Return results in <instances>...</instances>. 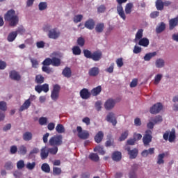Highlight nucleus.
Here are the masks:
<instances>
[{
    "label": "nucleus",
    "mask_w": 178,
    "mask_h": 178,
    "mask_svg": "<svg viewBox=\"0 0 178 178\" xmlns=\"http://www.w3.org/2000/svg\"><path fill=\"white\" fill-rule=\"evenodd\" d=\"M4 20L9 22L11 27H15L19 24V17L16 15L15 10H9L4 15Z\"/></svg>",
    "instance_id": "1"
},
{
    "label": "nucleus",
    "mask_w": 178,
    "mask_h": 178,
    "mask_svg": "<svg viewBox=\"0 0 178 178\" xmlns=\"http://www.w3.org/2000/svg\"><path fill=\"white\" fill-rule=\"evenodd\" d=\"M52 29V26L49 24H47L44 26V31H49L48 37L51 38V40H58L60 37V31H56V28Z\"/></svg>",
    "instance_id": "2"
},
{
    "label": "nucleus",
    "mask_w": 178,
    "mask_h": 178,
    "mask_svg": "<svg viewBox=\"0 0 178 178\" xmlns=\"http://www.w3.org/2000/svg\"><path fill=\"white\" fill-rule=\"evenodd\" d=\"M51 147H60L63 144V136L62 135H55L49 140Z\"/></svg>",
    "instance_id": "3"
},
{
    "label": "nucleus",
    "mask_w": 178,
    "mask_h": 178,
    "mask_svg": "<svg viewBox=\"0 0 178 178\" xmlns=\"http://www.w3.org/2000/svg\"><path fill=\"white\" fill-rule=\"evenodd\" d=\"M128 0H116L118 3L117 5V13H118L119 16L122 19V20H126V13H124V10H123L122 3H126Z\"/></svg>",
    "instance_id": "4"
},
{
    "label": "nucleus",
    "mask_w": 178,
    "mask_h": 178,
    "mask_svg": "<svg viewBox=\"0 0 178 178\" xmlns=\"http://www.w3.org/2000/svg\"><path fill=\"white\" fill-rule=\"evenodd\" d=\"M76 131L78 132V137L81 140H87L90 137V133L87 130H83L80 126L76 127Z\"/></svg>",
    "instance_id": "5"
},
{
    "label": "nucleus",
    "mask_w": 178,
    "mask_h": 178,
    "mask_svg": "<svg viewBox=\"0 0 178 178\" xmlns=\"http://www.w3.org/2000/svg\"><path fill=\"white\" fill-rule=\"evenodd\" d=\"M143 141L145 147L149 145V143L152 141V131L148 129L145 131V134L143 138Z\"/></svg>",
    "instance_id": "6"
},
{
    "label": "nucleus",
    "mask_w": 178,
    "mask_h": 178,
    "mask_svg": "<svg viewBox=\"0 0 178 178\" xmlns=\"http://www.w3.org/2000/svg\"><path fill=\"white\" fill-rule=\"evenodd\" d=\"M163 138L165 141L168 140L170 143H173L176 140V133L175 131H166L163 135Z\"/></svg>",
    "instance_id": "7"
},
{
    "label": "nucleus",
    "mask_w": 178,
    "mask_h": 178,
    "mask_svg": "<svg viewBox=\"0 0 178 178\" xmlns=\"http://www.w3.org/2000/svg\"><path fill=\"white\" fill-rule=\"evenodd\" d=\"M59 91H60V86H59V85H54L51 94V98L53 101H58V98H59Z\"/></svg>",
    "instance_id": "8"
},
{
    "label": "nucleus",
    "mask_w": 178,
    "mask_h": 178,
    "mask_svg": "<svg viewBox=\"0 0 178 178\" xmlns=\"http://www.w3.org/2000/svg\"><path fill=\"white\" fill-rule=\"evenodd\" d=\"M125 151H127L130 159H136L137 158V155H138V149L137 148H134L131 150L130 149V146L127 145L125 147Z\"/></svg>",
    "instance_id": "9"
},
{
    "label": "nucleus",
    "mask_w": 178,
    "mask_h": 178,
    "mask_svg": "<svg viewBox=\"0 0 178 178\" xmlns=\"http://www.w3.org/2000/svg\"><path fill=\"white\" fill-rule=\"evenodd\" d=\"M106 120L108 122V123H111L113 126H116V124H118V120L116 119V115L113 112L108 113Z\"/></svg>",
    "instance_id": "10"
},
{
    "label": "nucleus",
    "mask_w": 178,
    "mask_h": 178,
    "mask_svg": "<svg viewBox=\"0 0 178 178\" xmlns=\"http://www.w3.org/2000/svg\"><path fill=\"white\" fill-rule=\"evenodd\" d=\"M163 108V106H162V104L157 103L153 105L149 110L150 113L152 115H156V113H159L161 111H162V108Z\"/></svg>",
    "instance_id": "11"
},
{
    "label": "nucleus",
    "mask_w": 178,
    "mask_h": 178,
    "mask_svg": "<svg viewBox=\"0 0 178 178\" xmlns=\"http://www.w3.org/2000/svg\"><path fill=\"white\" fill-rule=\"evenodd\" d=\"M115 105H116V101L113 99H108L104 103V108L106 111H111L115 108Z\"/></svg>",
    "instance_id": "12"
},
{
    "label": "nucleus",
    "mask_w": 178,
    "mask_h": 178,
    "mask_svg": "<svg viewBox=\"0 0 178 178\" xmlns=\"http://www.w3.org/2000/svg\"><path fill=\"white\" fill-rule=\"evenodd\" d=\"M80 97L82 99H88L91 97V92L88 91L87 88H83L80 91Z\"/></svg>",
    "instance_id": "13"
},
{
    "label": "nucleus",
    "mask_w": 178,
    "mask_h": 178,
    "mask_svg": "<svg viewBox=\"0 0 178 178\" xmlns=\"http://www.w3.org/2000/svg\"><path fill=\"white\" fill-rule=\"evenodd\" d=\"M10 79L14 80L15 81H20L22 76L16 70H13L10 72Z\"/></svg>",
    "instance_id": "14"
},
{
    "label": "nucleus",
    "mask_w": 178,
    "mask_h": 178,
    "mask_svg": "<svg viewBox=\"0 0 178 178\" xmlns=\"http://www.w3.org/2000/svg\"><path fill=\"white\" fill-rule=\"evenodd\" d=\"M49 155V152L48 151V147L44 146L43 147H42V149H40V158L42 161H44V159H47V158H48Z\"/></svg>",
    "instance_id": "15"
},
{
    "label": "nucleus",
    "mask_w": 178,
    "mask_h": 178,
    "mask_svg": "<svg viewBox=\"0 0 178 178\" xmlns=\"http://www.w3.org/2000/svg\"><path fill=\"white\" fill-rule=\"evenodd\" d=\"M102 58V52L101 51H95L92 54L91 59L93 60L95 62H98L101 60Z\"/></svg>",
    "instance_id": "16"
},
{
    "label": "nucleus",
    "mask_w": 178,
    "mask_h": 178,
    "mask_svg": "<svg viewBox=\"0 0 178 178\" xmlns=\"http://www.w3.org/2000/svg\"><path fill=\"white\" fill-rule=\"evenodd\" d=\"M84 26L88 30H94V27H95V22L92 19H89L86 21Z\"/></svg>",
    "instance_id": "17"
},
{
    "label": "nucleus",
    "mask_w": 178,
    "mask_h": 178,
    "mask_svg": "<svg viewBox=\"0 0 178 178\" xmlns=\"http://www.w3.org/2000/svg\"><path fill=\"white\" fill-rule=\"evenodd\" d=\"M155 154V148L151 147L149 149H145L142 152L141 155L145 158H147L149 155H154Z\"/></svg>",
    "instance_id": "18"
},
{
    "label": "nucleus",
    "mask_w": 178,
    "mask_h": 178,
    "mask_svg": "<svg viewBox=\"0 0 178 178\" xmlns=\"http://www.w3.org/2000/svg\"><path fill=\"white\" fill-rule=\"evenodd\" d=\"M101 91H102V87L99 86L91 90L90 95H92V97H97L101 94Z\"/></svg>",
    "instance_id": "19"
},
{
    "label": "nucleus",
    "mask_w": 178,
    "mask_h": 178,
    "mask_svg": "<svg viewBox=\"0 0 178 178\" xmlns=\"http://www.w3.org/2000/svg\"><path fill=\"white\" fill-rule=\"evenodd\" d=\"M88 74L92 77H95V76H98V74H99V68H98V67H92L89 70Z\"/></svg>",
    "instance_id": "20"
},
{
    "label": "nucleus",
    "mask_w": 178,
    "mask_h": 178,
    "mask_svg": "<svg viewBox=\"0 0 178 178\" xmlns=\"http://www.w3.org/2000/svg\"><path fill=\"white\" fill-rule=\"evenodd\" d=\"M104 140V132L102 131H99L97 134L95 136V141L97 144H99Z\"/></svg>",
    "instance_id": "21"
},
{
    "label": "nucleus",
    "mask_w": 178,
    "mask_h": 178,
    "mask_svg": "<svg viewBox=\"0 0 178 178\" xmlns=\"http://www.w3.org/2000/svg\"><path fill=\"white\" fill-rule=\"evenodd\" d=\"M112 159L113 161H115V162H120V161H122V152H114L112 154Z\"/></svg>",
    "instance_id": "22"
},
{
    "label": "nucleus",
    "mask_w": 178,
    "mask_h": 178,
    "mask_svg": "<svg viewBox=\"0 0 178 178\" xmlns=\"http://www.w3.org/2000/svg\"><path fill=\"white\" fill-rule=\"evenodd\" d=\"M138 44L140 47H144L145 48H147V47L149 45V40H148V38H143L142 39H139Z\"/></svg>",
    "instance_id": "23"
},
{
    "label": "nucleus",
    "mask_w": 178,
    "mask_h": 178,
    "mask_svg": "<svg viewBox=\"0 0 178 178\" xmlns=\"http://www.w3.org/2000/svg\"><path fill=\"white\" fill-rule=\"evenodd\" d=\"M115 144V139L112 138V135H107V140L105 143V147H112Z\"/></svg>",
    "instance_id": "24"
},
{
    "label": "nucleus",
    "mask_w": 178,
    "mask_h": 178,
    "mask_svg": "<svg viewBox=\"0 0 178 178\" xmlns=\"http://www.w3.org/2000/svg\"><path fill=\"white\" fill-rule=\"evenodd\" d=\"M31 105V102H30V99H26L24 102V103L19 108V112H23V111L26 109H29Z\"/></svg>",
    "instance_id": "25"
},
{
    "label": "nucleus",
    "mask_w": 178,
    "mask_h": 178,
    "mask_svg": "<svg viewBox=\"0 0 178 178\" xmlns=\"http://www.w3.org/2000/svg\"><path fill=\"white\" fill-rule=\"evenodd\" d=\"M178 18H172L169 21V29L170 30H173L175 27L177 26Z\"/></svg>",
    "instance_id": "26"
},
{
    "label": "nucleus",
    "mask_w": 178,
    "mask_h": 178,
    "mask_svg": "<svg viewBox=\"0 0 178 178\" xmlns=\"http://www.w3.org/2000/svg\"><path fill=\"white\" fill-rule=\"evenodd\" d=\"M16 37H17V32L13 31L8 34L7 40L8 42H13V40H16Z\"/></svg>",
    "instance_id": "27"
},
{
    "label": "nucleus",
    "mask_w": 178,
    "mask_h": 178,
    "mask_svg": "<svg viewBox=\"0 0 178 178\" xmlns=\"http://www.w3.org/2000/svg\"><path fill=\"white\" fill-rule=\"evenodd\" d=\"M134 6L133 3H127L126 4L124 8L126 15H130V13H131Z\"/></svg>",
    "instance_id": "28"
},
{
    "label": "nucleus",
    "mask_w": 178,
    "mask_h": 178,
    "mask_svg": "<svg viewBox=\"0 0 178 178\" xmlns=\"http://www.w3.org/2000/svg\"><path fill=\"white\" fill-rule=\"evenodd\" d=\"M165 29H166V25L163 22H161L159 26L156 28V33L157 34H161L162 31H165Z\"/></svg>",
    "instance_id": "29"
},
{
    "label": "nucleus",
    "mask_w": 178,
    "mask_h": 178,
    "mask_svg": "<svg viewBox=\"0 0 178 178\" xmlns=\"http://www.w3.org/2000/svg\"><path fill=\"white\" fill-rule=\"evenodd\" d=\"M156 67L159 69L165 66V60L162 58H158L155 62Z\"/></svg>",
    "instance_id": "30"
},
{
    "label": "nucleus",
    "mask_w": 178,
    "mask_h": 178,
    "mask_svg": "<svg viewBox=\"0 0 178 178\" xmlns=\"http://www.w3.org/2000/svg\"><path fill=\"white\" fill-rule=\"evenodd\" d=\"M63 74L65 77H67V79L72 77V70H70V67H65L63 70Z\"/></svg>",
    "instance_id": "31"
},
{
    "label": "nucleus",
    "mask_w": 178,
    "mask_h": 178,
    "mask_svg": "<svg viewBox=\"0 0 178 178\" xmlns=\"http://www.w3.org/2000/svg\"><path fill=\"white\" fill-rule=\"evenodd\" d=\"M138 165L134 164L132 166V170L129 172V178H137V175H136V170H137Z\"/></svg>",
    "instance_id": "32"
},
{
    "label": "nucleus",
    "mask_w": 178,
    "mask_h": 178,
    "mask_svg": "<svg viewBox=\"0 0 178 178\" xmlns=\"http://www.w3.org/2000/svg\"><path fill=\"white\" fill-rule=\"evenodd\" d=\"M154 56H156V51L146 54L144 56V60L149 61Z\"/></svg>",
    "instance_id": "33"
},
{
    "label": "nucleus",
    "mask_w": 178,
    "mask_h": 178,
    "mask_svg": "<svg viewBox=\"0 0 178 178\" xmlns=\"http://www.w3.org/2000/svg\"><path fill=\"white\" fill-rule=\"evenodd\" d=\"M33 138V134L29 131H26L23 134V140L24 141H30Z\"/></svg>",
    "instance_id": "34"
},
{
    "label": "nucleus",
    "mask_w": 178,
    "mask_h": 178,
    "mask_svg": "<svg viewBox=\"0 0 178 178\" xmlns=\"http://www.w3.org/2000/svg\"><path fill=\"white\" fill-rule=\"evenodd\" d=\"M41 169L44 173H49V172H51V167H49V164L47 163H44L42 165Z\"/></svg>",
    "instance_id": "35"
},
{
    "label": "nucleus",
    "mask_w": 178,
    "mask_h": 178,
    "mask_svg": "<svg viewBox=\"0 0 178 178\" xmlns=\"http://www.w3.org/2000/svg\"><path fill=\"white\" fill-rule=\"evenodd\" d=\"M163 158H165V153L159 154L157 156V164L158 165H163L165 163V160H163Z\"/></svg>",
    "instance_id": "36"
},
{
    "label": "nucleus",
    "mask_w": 178,
    "mask_h": 178,
    "mask_svg": "<svg viewBox=\"0 0 178 178\" xmlns=\"http://www.w3.org/2000/svg\"><path fill=\"white\" fill-rule=\"evenodd\" d=\"M17 152L19 155H26V154H27V148L22 145L19 147Z\"/></svg>",
    "instance_id": "37"
},
{
    "label": "nucleus",
    "mask_w": 178,
    "mask_h": 178,
    "mask_svg": "<svg viewBox=\"0 0 178 178\" xmlns=\"http://www.w3.org/2000/svg\"><path fill=\"white\" fill-rule=\"evenodd\" d=\"M104 29H105L104 23H99L95 26V31L97 33H102V31H104Z\"/></svg>",
    "instance_id": "38"
},
{
    "label": "nucleus",
    "mask_w": 178,
    "mask_h": 178,
    "mask_svg": "<svg viewBox=\"0 0 178 178\" xmlns=\"http://www.w3.org/2000/svg\"><path fill=\"white\" fill-rule=\"evenodd\" d=\"M72 54L76 56L81 55V49H80V47L74 46L72 47Z\"/></svg>",
    "instance_id": "39"
},
{
    "label": "nucleus",
    "mask_w": 178,
    "mask_h": 178,
    "mask_svg": "<svg viewBox=\"0 0 178 178\" xmlns=\"http://www.w3.org/2000/svg\"><path fill=\"white\" fill-rule=\"evenodd\" d=\"M144 30L143 29H138L135 38V42H137L139 40H141L143 38V33Z\"/></svg>",
    "instance_id": "40"
},
{
    "label": "nucleus",
    "mask_w": 178,
    "mask_h": 178,
    "mask_svg": "<svg viewBox=\"0 0 178 178\" xmlns=\"http://www.w3.org/2000/svg\"><path fill=\"white\" fill-rule=\"evenodd\" d=\"M45 79L41 74H38L35 76V82L36 84H42L44 83V80Z\"/></svg>",
    "instance_id": "41"
},
{
    "label": "nucleus",
    "mask_w": 178,
    "mask_h": 178,
    "mask_svg": "<svg viewBox=\"0 0 178 178\" xmlns=\"http://www.w3.org/2000/svg\"><path fill=\"white\" fill-rule=\"evenodd\" d=\"M51 65L52 66L58 67L60 66V60L56 57H53L51 58Z\"/></svg>",
    "instance_id": "42"
},
{
    "label": "nucleus",
    "mask_w": 178,
    "mask_h": 178,
    "mask_svg": "<svg viewBox=\"0 0 178 178\" xmlns=\"http://www.w3.org/2000/svg\"><path fill=\"white\" fill-rule=\"evenodd\" d=\"M56 131L59 134H62V133H65V127L62 124H58L56 127Z\"/></svg>",
    "instance_id": "43"
},
{
    "label": "nucleus",
    "mask_w": 178,
    "mask_h": 178,
    "mask_svg": "<svg viewBox=\"0 0 178 178\" xmlns=\"http://www.w3.org/2000/svg\"><path fill=\"white\" fill-rule=\"evenodd\" d=\"M163 1L162 0H156V8L157 10H163Z\"/></svg>",
    "instance_id": "44"
},
{
    "label": "nucleus",
    "mask_w": 178,
    "mask_h": 178,
    "mask_svg": "<svg viewBox=\"0 0 178 178\" xmlns=\"http://www.w3.org/2000/svg\"><path fill=\"white\" fill-rule=\"evenodd\" d=\"M47 151H49V154H51V155H56L58 154V147L54 146V147H47Z\"/></svg>",
    "instance_id": "45"
},
{
    "label": "nucleus",
    "mask_w": 178,
    "mask_h": 178,
    "mask_svg": "<svg viewBox=\"0 0 178 178\" xmlns=\"http://www.w3.org/2000/svg\"><path fill=\"white\" fill-rule=\"evenodd\" d=\"M95 152L97 151L100 155H105V150H104V147L97 146L94 148Z\"/></svg>",
    "instance_id": "46"
},
{
    "label": "nucleus",
    "mask_w": 178,
    "mask_h": 178,
    "mask_svg": "<svg viewBox=\"0 0 178 178\" xmlns=\"http://www.w3.org/2000/svg\"><path fill=\"white\" fill-rule=\"evenodd\" d=\"M76 42H77V45L83 47H84V45L86 44V40L83 37H79V38H78Z\"/></svg>",
    "instance_id": "47"
},
{
    "label": "nucleus",
    "mask_w": 178,
    "mask_h": 178,
    "mask_svg": "<svg viewBox=\"0 0 178 178\" xmlns=\"http://www.w3.org/2000/svg\"><path fill=\"white\" fill-rule=\"evenodd\" d=\"M89 158L94 162H98L99 161V156L95 153H92L89 155Z\"/></svg>",
    "instance_id": "48"
},
{
    "label": "nucleus",
    "mask_w": 178,
    "mask_h": 178,
    "mask_svg": "<svg viewBox=\"0 0 178 178\" xmlns=\"http://www.w3.org/2000/svg\"><path fill=\"white\" fill-rule=\"evenodd\" d=\"M161 80H162V74H158L154 77V84H155L156 86H158V84L161 83Z\"/></svg>",
    "instance_id": "49"
},
{
    "label": "nucleus",
    "mask_w": 178,
    "mask_h": 178,
    "mask_svg": "<svg viewBox=\"0 0 178 178\" xmlns=\"http://www.w3.org/2000/svg\"><path fill=\"white\" fill-rule=\"evenodd\" d=\"M83 55L85 58H87V59H91L92 57V53H91V51L88 49H83Z\"/></svg>",
    "instance_id": "50"
},
{
    "label": "nucleus",
    "mask_w": 178,
    "mask_h": 178,
    "mask_svg": "<svg viewBox=\"0 0 178 178\" xmlns=\"http://www.w3.org/2000/svg\"><path fill=\"white\" fill-rule=\"evenodd\" d=\"M60 173H62V169H60V168H58V167L53 168V175L54 176H59Z\"/></svg>",
    "instance_id": "51"
},
{
    "label": "nucleus",
    "mask_w": 178,
    "mask_h": 178,
    "mask_svg": "<svg viewBox=\"0 0 178 178\" xmlns=\"http://www.w3.org/2000/svg\"><path fill=\"white\" fill-rule=\"evenodd\" d=\"M127 137H129V131L127 130L124 132H123L121 134V136L119 138L120 141H124V140H126V138H127Z\"/></svg>",
    "instance_id": "52"
},
{
    "label": "nucleus",
    "mask_w": 178,
    "mask_h": 178,
    "mask_svg": "<svg viewBox=\"0 0 178 178\" xmlns=\"http://www.w3.org/2000/svg\"><path fill=\"white\" fill-rule=\"evenodd\" d=\"M153 122H154L155 124L158 123H162L163 121V119L162 118V116L157 115L154 118V119L152 120Z\"/></svg>",
    "instance_id": "53"
},
{
    "label": "nucleus",
    "mask_w": 178,
    "mask_h": 178,
    "mask_svg": "<svg viewBox=\"0 0 178 178\" xmlns=\"http://www.w3.org/2000/svg\"><path fill=\"white\" fill-rule=\"evenodd\" d=\"M39 10H45L48 8L47 2H40L38 5Z\"/></svg>",
    "instance_id": "54"
},
{
    "label": "nucleus",
    "mask_w": 178,
    "mask_h": 178,
    "mask_svg": "<svg viewBox=\"0 0 178 178\" xmlns=\"http://www.w3.org/2000/svg\"><path fill=\"white\" fill-rule=\"evenodd\" d=\"M4 168L6 170H12V169H13L12 161H7L4 165Z\"/></svg>",
    "instance_id": "55"
},
{
    "label": "nucleus",
    "mask_w": 178,
    "mask_h": 178,
    "mask_svg": "<svg viewBox=\"0 0 178 178\" xmlns=\"http://www.w3.org/2000/svg\"><path fill=\"white\" fill-rule=\"evenodd\" d=\"M42 70L47 74H49L50 73H52L54 72L51 67H47V65L43 66L42 67Z\"/></svg>",
    "instance_id": "56"
},
{
    "label": "nucleus",
    "mask_w": 178,
    "mask_h": 178,
    "mask_svg": "<svg viewBox=\"0 0 178 178\" xmlns=\"http://www.w3.org/2000/svg\"><path fill=\"white\" fill-rule=\"evenodd\" d=\"M42 65L44 66H50V65H52V58H47L42 62Z\"/></svg>",
    "instance_id": "57"
},
{
    "label": "nucleus",
    "mask_w": 178,
    "mask_h": 178,
    "mask_svg": "<svg viewBox=\"0 0 178 178\" xmlns=\"http://www.w3.org/2000/svg\"><path fill=\"white\" fill-rule=\"evenodd\" d=\"M83 20V15H75L74 17V23H80Z\"/></svg>",
    "instance_id": "58"
},
{
    "label": "nucleus",
    "mask_w": 178,
    "mask_h": 178,
    "mask_svg": "<svg viewBox=\"0 0 178 178\" xmlns=\"http://www.w3.org/2000/svg\"><path fill=\"white\" fill-rule=\"evenodd\" d=\"M106 10V6L105 5H101L97 8V13H105Z\"/></svg>",
    "instance_id": "59"
},
{
    "label": "nucleus",
    "mask_w": 178,
    "mask_h": 178,
    "mask_svg": "<svg viewBox=\"0 0 178 178\" xmlns=\"http://www.w3.org/2000/svg\"><path fill=\"white\" fill-rule=\"evenodd\" d=\"M26 168V169H29V170H33V169H34V168H35V162L27 163Z\"/></svg>",
    "instance_id": "60"
},
{
    "label": "nucleus",
    "mask_w": 178,
    "mask_h": 178,
    "mask_svg": "<svg viewBox=\"0 0 178 178\" xmlns=\"http://www.w3.org/2000/svg\"><path fill=\"white\" fill-rule=\"evenodd\" d=\"M47 122H48V119H47V118L45 117H41L39 119V124H40V126H44V124H47Z\"/></svg>",
    "instance_id": "61"
},
{
    "label": "nucleus",
    "mask_w": 178,
    "mask_h": 178,
    "mask_svg": "<svg viewBox=\"0 0 178 178\" xmlns=\"http://www.w3.org/2000/svg\"><path fill=\"white\" fill-rule=\"evenodd\" d=\"M116 64L118 67H122L124 63H123V58H119L116 60Z\"/></svg>",
    "instance_id": "62"
},
{
    "label": "nucleus",
    "mask_w": 178,
    "mask_h": 178,
    "mask_svg": "<svg viewBox=\"0 0 178 178\" xmlns=\"http://www.w3.org/2000/svg\"><path fill=\"white\" fill-rule=\"evenodd\" d=\"M8 109V107L6 106V102H0V111H3L5 112Z\"/></svg>",
    "instance_id": "63"
},
{
    "label": "nucleus",
    "mask_w": 178,
    "mask_h": 178,
    "mask_svg": "<svg viewBox=\"0 0 178 178\" xmlns=\"http://www.w3.org/2000/svg\"><path fill=\"white\" fill-rule=\"evenodd\" d=\"M17 169H23L24 168V161L20 160L17 163Z\"/></svg>",
    "instance_id": "64"
}]
</instances>
